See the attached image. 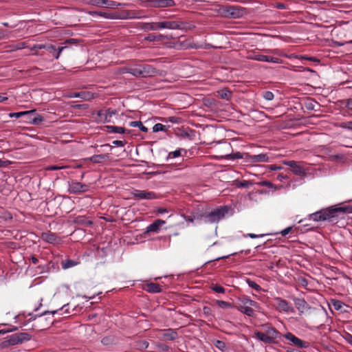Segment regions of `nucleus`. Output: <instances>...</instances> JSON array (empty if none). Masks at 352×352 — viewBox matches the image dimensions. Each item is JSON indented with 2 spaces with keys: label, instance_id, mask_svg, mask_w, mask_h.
Returning <instances> with one entry per match:
<instances>
[{
  "label": "nucleus",
  "instance_id": "f257e3e1",
  "mask_svg": "<svg viewBox=\"0 0 352 352\" xmlns=\"http://www.w3.org/2000/svg\"><path fill=\"white\" fill-rule=\"evenodd\" d=\"M348 211L347 208H329L309 214V219L314 221H328L336 224L338 223L340 214H344Z\"/></svg>",
  "mask_w": 352,
  "mask_h": 352
},
{
  "label": "nucleus",
  "instance_id": "f03ea898",
  "mask_svg": "<svg viewBox=\"0 0 352 352\" xmlns=\"http://www.w3.org/2000/svg\"><path fill=\"white\" fill-rule=\"evenodd\" d=\"M69 306V304L63 305L61 308L59 309L52 311H45L43 313H42L41 315H35L34 316H32L30 319H28V322H30L32 320H34L36 319L37 317L40 318L38 320V322L40 323V325L38 327L41 329V330L45 329L47 328V327L52 323V317L51 318H43V316L45 315H47L48 314H51L52 315H54L55 314L60 313V315H65V316H69V314L72 313L69 311L67 307Z\"/></svg>",
  "mask_w": 352,
  "mask_h": 352
},
{
  "label": "nucleus",
  "instance_id": "7ed1b4c3",
  "mask_svg": "<svg viewBox=\"0 0 352 352\" xmlns=\"http://www.w3.org/2000/svg\"><path fill=\"white\" fill-rule=\"evenodd\" d=\"M184 23L179 21H165L160 22L144 23L142 29L146 31H155L160 29L180 30Z\"/></svg>",
  "mask_w": 352,
  "mask_h": 352
},
{
  "label": "nucleus",
  "instance_id": "20e7f679",
  "mask_svg": "<svg viewBox=\"0 0 352 352\" xmlns=\"http://www.w3.org/2000/svg\"><path fill=\"white\" fill-rule=\"evenodd\" d=\"M228 208L227 206H220L203 215L205 222L210 223L218 222L225 217V214L228 212Z\"/></svg>",
  "mask_w": 352,
  "mask_h": 352
},
{
  "label": "nucleus",
  "instance_id": "39448f33",
  "mask_svg": "<svg viewBox=\"0 0 352 352\" xmlns=\"http://www.w3.org/2000/svg\"><path fill=\"white\" fill-rule=\"evenodd\" d=\"M76 40L74 38H69L66 40L64 43L62 44L63 46L58 47L57 49L54 45L52 44H47L45 45V46H39L38 48H45L47 51H48L50 53L52 54V56L58 59L60 55V53L65 50L69 47V44H76Z\"/></svg>",
  "mask_w": 352,
  "mask_h": 352
},
{
  "label": "nucleus",
  "instance_id": "423d86ee",
  "mask_svg": "<svg viewBox=\"0 0 352 352\" xmlns=\"http://www.w3.org/2000/svg\"><path fill=\"white\" fill-rule=\"evenodd\" d=\"M131 195L133 198L135 200H141V199H155L159 198V196L154 192L152 191H146V190H141L138 189H134L131 192Z\"/></svg>",
  "mask_w": 352,
  "mask_h": 352
},
{
  "label": "nucleus",
  "instance_id": "0eeeda50",
  "mask_svg": "<svg viewBox=\"0 0 352 352\" xmlns=\"http://www.w3.org/2000/svg\"><path fill=\"white\" fill-rule=\"evenodd\" d=\"M175 5L174 0H146V6L149 8H168Z\"/></svg>",
  "mask_w": 352,
  "mask_h": 352
},
{
  "label": "nucleus",
  "instance_id": "6e6552de",
  "mask_svg": "<svg viewBox=\"0 0 352 352\" xmlns=\"http://www.w3.org/2000/svg\"><path fill=\"white\" fill-rule=\"evenodd\" d=\"M284 337L287 340L292 342L295 346L301 348L305 349L309 346V344L307 342L303 341L296 336H295L293 333L288 332L284 335Z\"/></svg>",
  "mask_w": 352,
  "mask_h": 352
},
{
  "label": "nucleus",
  "instance_id": "1a4fd4ad",
  "mask_svg": "<svg viewBox=\"0 0 352 352\" xmlns=\"http://www.w3.org/2000/svg\"><path fill=\"white\" fill-rule=\"evenodd\" d=\"M88 186L78 182H72L69 184V191L70 193L78 194L85 192L88 190Z\"/></svg>",
  "mask_w": 352,
  "mask_h": 352
},
{
  "label": "nucleus",
  "instance_id": "9d476101",
  "mask_svg": "<svg viewBox=\"0 0 352 352\" xmlns=\"http://www.w3.org/2000/svg\"><path fill=\"white\" fill-rule=\"evenodd\" d=\"M245 160L248 162L257 163V162H268L270 157L267 154L261 153L258 155H250L245 153Z\"/></svg>",
  "mask_w": 352,
  "mask_h": 352
},
{
  "label": "nucleus",
  "instance_id": "9b49d317",
  "mask_svg": "<svg viewBox=\"0 0 352 352\" xmlns=\"http://www.w3.org/2000/svg\"><path fill=\"white\" fill-rule=\"evenodd\" d=\"M277 309L280 311H285V312H294V309L292 306L290 305L289 302H287L286 300L283 299L281 298H276L274 299Z\"/></svg>",
  "mask_w": 352,
  "mask_h": 352
},
{
  "label": "nucleus",
  "instance_id": "f8f14e48",
  "mask_svg": "<svg viewBox=\"0 0 352 352\" xmlns=\"http://www.w3.org/2000/svg\"><path fill=\"white\" fill-rule=\"evenodd\" d=\"M248 58L249 59L255 60L262 62L279 63L280 59L276 57L268 56L260 54H250Z\"/></svg>",
  "mask_w": 352,
  "mask_h": 352
},
{
  "label": "nucleus",
  "instance_id": "ddd939ff",
  "mask_svg": "<svg viewBox=\"0 0 352 352\" xmlns=\"http://www.w3.org/2000/svg\"><path fill=\"white\" fill-rule=\"evenodd\" d=\"M30 111H33L32 114H25V122L32 124H39L43 121V118L41 115L37 114L36 110H30Z\"/></svg>",
  "mask_w": 352,
  "mask_h": 352
},
{
  "label": "nucleus",
  "instance_id": "4468645a",
  "mask_svg": "<svg viewBox=\"0 0 352 352\" xmlns=\"http://www.w3.org/2000/svg\"><path fill=\"white\" fill-rule=\"evenodd\" d=\"M140 69V76L142 78L153 76L157 74V70L150 65H139Z\"/></svg>",
  "mask_w": 352,
  "mask_h": 352
},
{
  "label": "nucleus",
  "instance_id": "2eb2a0df",
  "mask_svg": "<svg viewBox=\"0 0 352 352\" xmlns=\"http://www.w3.org/2000/svg\"><path fill=\"white\" fill-rule=\"evenodd\" d=\"M283 164L292 168V172L297 175H302L305 174V170L302 167L299 166L296 161H285Z\"/></svg>",
  "mask_w": 352,
  "mask_h": 352
},
{
  "label": "nucleus",
  "instance_id": "dca6fc26",
  "mask_svg": "<svg viewBox=\"0 0 352 352\" xmlns=\"http://www.w3.org/2000/svg\"><path fill=\"white\" fill-rule=\"evenodd\" d=\"M294 301L296 308L300 314L310 308L308 303L303 298H296Z\"/></svg>",
  "mask_w": 352,
  "mask_h": 352
},
{
  "label": "nucleus",
  "instance_id": "f3484780",
  "mask_svg": "<svg viewBox=\"0 0 352 352\" xmlns=\"http://www.w3.org/2000/svg\"><path fill=\"white\" fill-rule=\"evenodd\" d=\"M41 238L43 241L52 244L58 243L60 241L59 238L54 233L50 232L42 233Z\"/></svg>",
  "mask_w": 352,
  "mask_h": 352
},
{
  "label": "nucleus",
  "instance_id": "a211bd4d",
  "mask_svg": "<svg viewBox=\"0 0 352 352\" xmlns=\"http://www.w3.org/2000/svg\"><path fill=\"white\" fill-rule=\"evenodd\" d=\"M165 223L166 222L164 220L157 219L153 223L147 226L146 232H157L160 230L161 226L165 224Z\"/></svg>",
  "mask_w": 352,
  "mask_h": 352
},
{
  "label": "nucleus",
  "instance_id": "6ab92c4d",
  "mask_svg": "<svg viewBox=\"0 0 352 352\" xmlns=\"http://www.w3.org/2000/svg\"><path fill=\"white\" fill-rule=\"evenodd\" d=\"M162 331V337L165 340H175L178 337V333L175 329H168Z\"/></svg>",
  "mask_w": 352,
  "mask_h": 352
},
{
  "label": "nucleus",
  "instance_id": "aec40b11",
  "mask_svg": "<svg viewBox=\"0 0 352 352\" xmlns=\"http://www.w3.org/2000/svg\"><path fill=\"white\" fill-rule=\"evenodd\" d=\"M264 333L272 340L274 343L279 334V332L272 327H267Z\"/></svg>",
  "mask_w": 352,
  "mask_h": 352
},
{
  "label": "nucleus",
  "instance_id": "412c9836",
  "mask_svg": "<svg viewBox=\"0 0 352 352\" xmlns=\"http://www.w3.org/2000/svg\"><path fill=\"white\" fill-rule=\"evenodd\" d=\"M109 158V154H100V155H94L89 157V160L93 163L100 164L102 162L108 160Z\"/></svg>",
  "mask_w": 352,
  "mask_h": 352
},
{
  "label": "nucleus",
  "instance_id": "4be33fe9",
  "mask_svg": "<svg viewBox=\"0 0 352 352\" xmlns=\"http://www.w3.org/2000/svg\"><path fill=\"white\" fill-rule=\"evenodd\" d=\"M74 222L82 226L88 227L93 224L92 221L88 220L85 216H78L74 219Z\"/></svg>",
  "mask_w": 352,
  "mask_h": 352
},
{
  "label": "nucleus",
  "instance_id": "5701e85b",
  "mask_svg": "<svg viewBox=\"0 0 352 352\" xmlns=\"http://www.w3.org/2000/svg\"><path fill=\"white\" fill-rule=\"evenodd\" d=\"M145 289L150 293H160L162 291L160 285L157 283H154L146 284Z\"/></svg>",
  "mask_w": 352,
  "mask_h": 352
},
{
  "label": "nucleus",
  "instance_id": "b1692460",
  "mask_svg": "<svg viewBox=\"0 0 352 352\" xmlns=\"http://www.w3.org/2000/svg\"><path fill=\"white\" fill-rule=\"evenodd\" d=\"M168 36H165L163 34H150L145 37V40L148 41H162L165 39H168Z\"/></svg>",
  "mask_w": 352,
  "mask_h": 352
},
{
  "label": "nucleus",
  "instance_id": "393cba45",
  "mask_svg": "<svg viewBox=\"0 0 352 352\" xmlns=\"http://www.w3.org/2000/svg\"><path fill=\"white\" fill-rule=\"evenodd\" d=\"M254 336L256 339L265 344L274 343L272 340L267 336H266L264 332L256 331L254 333Z\"/></svg>",
  "mask_w": 352,
  "mask_h": 352
},
{
  "label": "nucleus",
  "instance_id": "a878e982",
  "mask_svg": "<svg viewBox=\"0 0 352 352\" xmlns=\"http://www.w3.org/2000/svg\"><path fill=\"white\" fill-rule=\"evenodd\" d=\"M253 306L250 305H239L237 307V309L241 313L248 316H253L254 315V309L252 308Z\"/></svg>",
  "mask_w": 352,
  "mask_h": 352
},
{
  "label": "nucleus",
  "instance_id": "bb28decb",
  "mask_svg": "<svg viewBox=\"0 0 352 352\" xmlns=\"http://www.w3.org/2000/svg\"><path fill=\"white\" fill-rule=\"evenodd\" d=\"M21 344L19 341L18 338H16V336L14 334H12L8 338V340H5L3 342V346H7L8 345H16Z\"/></svg>",
  "mask_w": 352,
  "mask_h": 352
},
{
  "label": "nucleus",
  "instance_id": "cd10ccee",
  "mask_svg": "<svg viewBox=\"0 0 352 352\" xmlns=\"http://www.w3.org/2000/svg\"><path fill=\"white\" fill-rule=\"evenodd\" d=\"M106 128L108 130V132L113 133H124L126 131V129L122 126H106Z\"/></svg>",
  "mask_w": 352,
  "mask_h": 352
},
{
  "label": "nucleus",
  "instance_id": "c85d7f7f",
  "mask_svg": "<svg viewBox=\"0 0 352 352\" xmlns=\"http://www.w3.org/2000/svg\"><path fill=\"white\" fill-rule=\"evenodd\" d=\"M218 94L221 98L230 100L232 97V92L228 89H223L218 91Z\"/></svg>",
  "mask_w": 352,
  "mask_h": 352
},
{
  "label": "nucleus",
  "instance_id": "c756f323",
  "mask_svg": "<svg viewBox=\"0 0 352 352\" xmlns=\"http://www.w3.org/2000/svg\"><path fill=\"white\" fill-rule=\"evenodd\" d=\"M15 335L21 344L32 338V336L28 333H15Z\"/></svg>",
  "mask_w": 352,
  "mask_h": 352
},
{
  "label": "nucleus",
  "instance_id": "7c9ffc66",
  "mask_svg": "<svg viewBox=\"0 0 352 352\" xmlns=\"http://www.w3.org/2000/svg\"><path fill=\"white\" fill-rule=\"evenodd\" d=\"M117 113L116 110H113L111 108H109L105 111V116H104V123L109 122L111 121V118Z\"/></svg>",
  "mask_w": 352,
  "mask_h": 352
},
{
  "label": "nucleus",
  "instance_id": "2f4dec72",
  "mask_svg": "<svg viewBox=\"0 0 352 352\" xmlns=\"http://www.w3.org/2000/svg\"><path fill=\"white\" fill-rule=\"evenodd\" d=\"M129 126L132 127H138L141 131L147 132L148 128L144 126L140 121H132L129 123Z\"/></svg>",
  "mask_w": 352,
  "mask_h": 352
},
{
  "label": "nucleus",
  "instance_id": "473e14b6",
  "mask_svg": "<svg viewBox=\"0 0 352 352\" xmlns=\"http://www.w3.org/2000/svg\"><path fill=\"white\" fill-rule=\"evenodd\" d=\"M245 157V155L244 154H242L240 152H236L235 153H230V154H226L225 156H224V158L226 159V160H236V159H242Z\"/></svg>",
  "mask_w": 352,
  "mask_h": 352
},
{
  "label": "nucleus",
  "instance_id": "72a5a7b5",
  "mask_svg": "<svg viewBox=\"0 0 352 352\" xmlns=\"http://www.w3.org/2000/svg\"><path fill=\"white\" fill-rule=\"evenodd\" d=\"M129 74H132L135 77H141L140 76V69L139 65H135L132 67H129Z\"/></svg>",
  "mask_w": 352,
  "mask_h": 352
},
{
  "label": "nucleus",
  "instance_id": "f704fd0d",
  "mask_svg": "<svg viewBox=\"0 0 352 352\" xmlns=\"http://www.w3.org/2000/svg\"><path fill=\"white\" fill-rule=\"evenodd\" d=\"M155 350L159 352H166L170 349V346L162 342H157L155 346Z\"/></svg>",
  "mask_w": 352,
  "mask_h": 352
},
{
  "label": "nucleus",
  "instance_id": "c9c22d12",
  "mask_svg": "<svg viewBox=\"0 0 352 352\" xmlns=\"http://www.w3.org/2000/svg\"><path fill=\"white\" fill-rule=\"evenodd\" d=\"M215 303L219 307L223 308V309H230V308H233L234 307L232 304H231L230 302H226L223 300H216Z\"/></svg>",
  "mask_w": 352,
  "mask_h": 352
},
{
  "label": "nucleus",
  "instance_id": "e433bc0d",
  "mask_svg": "<svg viewBox=\"0 0 352 352\" xmlns=\"http://www.w3.org/2000/svg\"><path fill=\"white\" fill-rule=\"evenodd\" d=\"M33 111H21V112H16V113H10L9 117L10 118H19L21 117H23L25 116V114H32Z\"/></svg>",
  "mask_w": 352,
  "mask_h": 352
},
{
  "label": "nucleus",
  "instance_id": "4c0bfd02",
  "mask_svg": "<svg viewBox=\"0 0 352 352\" xmlns=\"http://www.w3.org/2000/svg\"><path fill=\"white\" fill-rule=\"evenodd\" d=\"M241 302L243 304L242 305H250V306H254L255 307L257 306V302L248 298L246 297H244L241 299Z\"/></svg>",
  "mask_w": 352,
  "mask_h": 352
},
{
  "label": "nucleus",
  "instance_id": "58836bf2",
  "mask_svg": "<svg viewBox=\"0 0 352 352\" xmlns=\"http://www.w3.org/2000/svg\"><path fill=\"white\" fill-rule=\"evenodd\" d=\"M167 131L166 126H165L161 123L155 124L153 127V131L155 133H157L159 131Z\"/></svg>",
  "mask_w": 352,
  "mask_h": 352
},
{
  "label": "nucleus",
  "instance_id": "ea45409f",
  "mask_svg": "<svg viewBox=\"0 0 352 352\" xmlns=\"http://www.w3.org/2000/svg\"><path fill=\"white\" fill-rule=\"evenodd\" d=\"M214 345L221 351H224L226 349V343L223 341L219 340H215L214 342Z\"/></svg>",
  "mask_w": 352,
  "mask_h": 352
},
{
  "label": "nucleus",
  "instance_id": "a19ab883",
  "mask_svg": "<svg viewBox=\"0 0 352 352\" xmlns=\"http://www.w3.org/2000/svg\"><path fill=\"white\" fill-rule=\"evenodd\" d=\"M76 265V263L72 260H65L62 262L63 269H67Z\"/></svg>",
  "mask_w": 352,
  "mask_h": 352
},
{
  "label": "nucleus",
  "instance_id": "79ce46f5",
  "mask_svg": "<svg viewBox=\"0 0 352 352\" xmlns=\"http://www.w3.org/2000/svg\"><path fill=\"white\" fill-rule=\"evenodd\" d=\"M252 185H253L252 182H251L250 181H247V180L237 182V183H236V186L239 188H248Z\"/></svg>",
  "mask_w": 352,
  "mask_h": 352
},
{
  "label": "nucleus",
  "instance_id": "37998d69",
  "mask_svg": "<svg viewBox=\"0 0 352 352\" xmlns=\"http://www.w3.org/2000/svg\"><path fill=\"white\" fill-rule=\"evenodd\" d=\"M211 289L216 293H220V294H223L226 292V289L223 287L217 285V284L212 285L211 286Z\"/></svg>",
  "mask_w": 352,
  "mask_h": 352
},
{
  "label": "nucleus",
  "instance_id": "c03bdc74",
  "mask_svg": "<svg viewBox=\"0 0 352 352\" xmlns=\"http://www.w3.org/2000/svg\"><path fill=\"white\" fill-rule=\"evenodd\" d=\"M247 283L248 285L252 289H255L256 291L257 292H260L261 290V287H260V285H258L257 283H256L254 281L250 280V279H247Z\"/></svg>",
  "mask_w": 352,
  "mask_h": 352
},
{
  "label": "nucleus",
  "instance_id": "a18cd8bd",
  "mask_svg": "<svg viewBox=\"0 0 352 352\" xmlns=\"http://www.w3.org/2000/svg\"><path fill=\"white\" fill-rule=\"evenodd\" d=\"M148 346V342L146 340H140L137 342V349L139 350L146 349Z\"/></svg>",
  "mask_w": 352,
  "mask_h": 352
},
{
  "label": "nucleus",
  "instance_id": "49530a36",
  "mask_svg": "<svg viewBox=\"0 0 352 352\" xmlns=\"http://www.w3.org/2000/svg\"><path fill=\"white\" fill-rule=\"evenodd\" d=\"M10 50L9 51L12 52L18 50H21L26 47V43H18L16 45H13L10 46Z\"/></svg>",
  "mask_w": 352,
  "mask_h": 352
},
{
  "label": "nucleus",
  "instance_id": "de8ad7c7",
  "mask_svg": "<svg viewBox=\"0 0 352 352\" xmlns=\"http://www.w3.org/2000/svg\"><path fill=\"white\" fill-rule=\"evenodd\" d=\"M343 302L340 300H332V305L333 306V308L336 309V310H340L343 307Z\"/></svg>",
  "mask_w": 352,
  "mask_h": 352
},
{
  "label": "nucleus",
  "instance_id": "09e8293b",
  "mask_svg": "<svg viewBox=\"0 0 352 352\" xmlns=\"http://www.w3.org/2000/svg\"><path fill=\"white\" fill-rule=\"evenodd\" d=\"M263 97L267 100H272L274 98V95L272 91H265L263 92Z\"/></svg>",
  "mask_w": 352,
  "mask_h": 352
},
{
  "label": "nucleus",
  "instance_id": "8fccbe9b",
  "mask_svg": "<svg viewBox=\"0 0 352 352\" xmlns=\"http://www.w3.org/2000/svg\"><path fill=\"white\" fill-rule=\"evenodd\" d=\"M340 126L342 129L352 131V121L342 122L340 123Z\"/></svg>",
  "mask_w": 352,
  "mask_h": 352
},
{
  "label": "nucleus",
  "instance_id": "3c124183",
  "mask_svg": "<svg viewBox=\"0 0 352 352\" xmlns=\"http://www.w3.org/2000/svg\"><path fill=\"white\" fill-rule=\"evenodd\" d=\"M66 166H56V165H52L49 166L46 168V170H58L65 168Z\"/></svg>",
  "mask_w": 352,
  "mask_h": 352
},
{
  "label": "nucleus",
  "instance_id": "603ef678",
  "mask_svg": "<svg viewBox=\"0 0 352 352\" xmlns=\"http://www.w3.org/2000/svg\"><path fill=\"white\" fill-rule=\"evenodd\" d=\"M80 94L82 96H80V98L84 100H90L92 98V94L87 91H81Z\"/></svg>",
  "mask_w": 352,
  "mask_h": 352
},
{
  "label": "nucleus",
  "instance_id": "864d4df0",
  "mask_svg": "<svg viewBox=\"0 0 352 352\" xmlns=\"http://www.w3.org/2000/svg\"><path fill=\"white\" fill-rule=\"evenodd\" d=\"M96 114L98 116V120L104 123V116H105V112H104L102 110H100L97 111Z\"/></svg>",
  "mask_w": 352,
  "mask_h": 352
},
{
  "label": "nucleus",
  "instance_id": "5fc2aeb1",
  "mask_svg": "<svg viewBox=\"0 0 352 352\" xmlns=\"http://www.w3.org/2000/svg\"><path fill=\"white\" fill-rule=\"evenodd\" d=\"M39 46H45V45L36 44V45H33L32 47H30V50L32 51V52H34V54L38 55L37 51L38 50H42L43 49V48H38V47H39Z\"/></svg>",
  "mask_w": 352,
  "mask_h": 352
},
{
  "label": "nucleus",
  "instance_id": "6e6d98bb",
  "mask_svg": "<svg viewBox=\"0 0 352 352\" xmlns=\"http://www.w3.org/2000/svg\"><path fill=\"white\" fill-rule=\"evenodd\" d=\"M119 5H120V3L116 1L107 0L106 6L109 8H116V7L118 6Z\"/></svg>",
  "mask_w": 352,
  "mask_h": 352
},
{
  "label": "nucleus",
  "instance_id": "4d7b16f0",
  "mask_svg": "<svg viewBox=\"0 0 352 352\" xmlns=\"http://www.w3.org/2000/svg\"><path fill=\"white\" fill-rule=\"evenodd\" d=\"M107 0H92V3L96 6H103L107 5Z\"/></svg>",
  "mask_w": 352,
  "mask_h": 352
},
{
  "label": "nucleus",
  "instance_id": "13d9d810",
  "mask_svg": "<svg viewBox=\"0 0 352 352\" xmlns=\"http://www.w3.org/2000/svg\"><path fill=\"white\" fill-rule=\"evenodd\" d=\"M344 338L349 344L352 345V335L351 334H350L349 333H346L345 335L344 336Z\"/></svg>",
  "mask_w": 352,
  "mask_h": 352
},
{
  "label": "nucleus",
  "instance_id": "bf43d9fd",
  "mask_svg": "<svg viewBox=\"0 0 352 352\" xmlns=\"http://www.w3.org/2000/svg\"><path fill=\"white\" fill-rule=\"evenodd\" d=\"M98 15L102 16L106 19H111L113 18L109 13L104 12H98Z\"/></svg>",
  "mask_w": 352,
  "mask_h": 352
},
{
  "label": "nucleus",
  "instance_id": "052dcab7",
  "mask_svg": "<svg viewBox=\"0 0 352 352\" xmlns=\"http://www.w3.org/2000/svg\"><path fill=\"white\" fill-rule=\"evenodd\" d=\"M112 144L117 146H124L126 142L121 140H114L113 141Z\"/></svg>",
  "mask_w": 352,
  "mask_h": 352
},
{
  "label": "nucleus",
  "instance_id": "680f3d73",
  "mask_svg": "<svg viewBox=\"0 0 352 352\" xmlns=\"http://www.w3.org/2000/svg\"><path fill=\"white\" fill-rule=\"evenodd\" d=\"M180 155H181L180 150H176V151L169 153V156H172L173 157H177Z\"/></svg>",
  "mask_w": 352,
  "mask_h": 352
},
{
  "label": "nucleus",
  "instance_id": "e2e57ef3",
  "mask_svg": "<svg viewBox=\"0 0 352 352\" xmlns=\"http://www.w3.org/2000/svg\"><path fill=\"white\" fill-rule=\"evenodd\" d=\"M260 184L261 186H267L268 188H272V186H273V184L272 182H268V181L261 182Z\"/></svg>",
  "mask_w": 352,
  "mask_h": 352
},
{
  "label": "nucleus",
  "instance_id": "0e129e2a",
  "mask_svg": "<svg viewBox=\"0 0 352 352\" xmlns=\"http://www.w3.org/2000/svg\"><path fill=\"white\" fill-rule=\"evenodd\" d=\"M292 227H288V228L284 229L283 230H282L281 231L282 236H285L287 234H288L290 232V231L292 230Z\"/></svg>",
  "mask_w": 352,
  "mask_h": 352
},
{
  "label": "nucleus",
  "instance_id": "69168bd1",
  "mask_svg": "<svg viewBox=\"0 0 352 352\" xmlns=\"http://www.w3.org/2000/svg\"><path fill=\"white\" fill-rule=\"evenodd\" d=\"M346 107L349 110H352V98L348 99L346 102Z\"/></svg>",
  "mask_w": 352,
  "mask_h": 352
},
{
  "label": "nucleus",
  "instance_id": "338daca9",
  "mask_svg": "<svg viewBox=\"0 0 352 352\" xmlns=\"http://www.w3.org/2000/svg\"><path fill=\"white\" fill-rule=\"evenodd\" d=\"M265 234H252V233H250V234H248V236H250L252 239L262 237Z\"/></svg>",
  "mask_w": 352,
  "mask_h": 352
},
{
  "label": "nucleus",
  "instance_id": "774afa93",
  "mask_svg": "<svg viewBox=\"0 0 352 352\" xmlns=\"http://www.w3.org/2000/svg\"><path fill=\"white\" fill-rule=\"evenodd\" d=\"M204 314L205 315H210L211 312V309L210 307H204L203 309Z\"/></svg>",
  "mask_w": 352,
  "mask_h": 352
}]
</instances>
